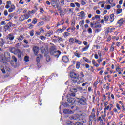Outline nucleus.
<instances>
[{
	"instance_id": "11",
	"label": "nucleus",
	"mask_w": 125,
	"mask_h": 125,
	"mask_svg": "<svg viewBox=\"0 0 125 125\" xmlns=\"http://www.w3.org/2000/svg\"><path fill=\"white\" fill-rule=\"evenodd\" d=\"M62 59L64 63H68V62H69V58L68 57H67V56H63Z\"/></svg>"
},
{
	"instance_id": "12",
	"label": "nucleus",
	"mask_w": 125,
	"mask_h": 125,
	"mask_svg": "<svg viewBox=\"0 0 125 125\" xmlns=\"http://www.w3.org/2000/svg\"><path fill=\"white\" fill-rule=\"evenodd\" d=\"M13 10H15V6L14 4H12L10 6V8L8 9V12H12Z\"/></svg>"
},
{
	"instance_id": "35",
	"label": "nucleus",
	"mask_w": 125,
	"mask_h": 125,
	"mask_svg": "<svg viewBox=\"0 0 125 125\" xmlns=\"http://www.w3.org/2000/svg\"><path fill=\"white\" fill-rule=\"evenodd\" d=\"M60 3L62 6L65 5V0H61Z\"/></svg>"
},
{
	"instance_id": "64",
	"label": "nucleus",
	"mask_w": 125,
	"mask_h": 125,
	"mask_svg": "<svg viewBox=\"0 0 125 125\" xmlns=\"http://www.w3.org/2000/svg\"><path fill=\"white\" fill-rule=\"evenodd\" d=\"M70 6L71 7H76V5H75V4H74L73 3H71L70 4Z\"/></svg>"
},
{
	"instance_id": "29",
	"label": "nucleus",
	"mask_w": 125,
	"mask_h": 125,
	"mask_svg": "<svg viewBox=\"0 0 125 125\" xmlns=\"http://www.w3.org/2000/svg\"><path fill=\"white\" fill-rule=\"evenodd\" d=\"M70 36V33L68 32H65L63 33V37H64V38H67V37Z\"/></svg>"
},
{
	"instance_id": "48",
	"label": "nucleus",
	"mask_w": 125,
	"mask_h": 125,
	"mask_svg": "<svg viewBox=\"0 0 125 125\" xmlns=\"http://www.w3.org/2000/svg\"><path fill=\"white\" fill-rule=\"evenodd\" d=\"M88 34H92V29H91V28H89L88 29Z\"/></svg>"
},
{
	"instance_id": "6",
	"label": "nucleus",
	"mask_w": 125,
	"mask_h": 125,
	"mask_svg": "<svg viewBox=\"0 0 125 125\" xmlns=\"http://www.w3.org/2000/svg\"><path fill=\"white\" fill-rule=\"evenodd\" d=\"M113 108V104H110L109 105H106L105 106L104 109V112L107 113V110L108 111H112V108Z\"/></svg>"
},
{
	"instance_id": "21",
	"label": "nucleus",
	"mask_w": 125,
	"mask_h": 125,
	"mask_svg": "<svg viewBox=\"0 0 125 125\" xmlns=\"http://www.w3.org/2000/svg\"><path fill=\"white\" fill-rule=\"evenodd\" d=\"M88 48H89V45H88L87 46H86L85 47L82 48L81 50L82 51H87V50H88Z\"/></svg>"
},
{
	"instance_id": "54",
	"label": "nucleus",
	"mask_w": 125,
	"mask_h": 125,
	"mask_svg": "<svg viewBox=\"0 0 125 125\" xmlns=\"http://www.w3.org/2000/svg\"><path fill=\"white\" fill-rule=\"evenodd\" d=\"M4 14L5 16H7V15H8V12H7V10H5L4 11Z\"/></svg>"
},
{
	"instance_id": "2",
	"label": "nucleus",
	"mask_w": 125,
	"mask_h": 125,
	"mask_svg": "<svg viewBox=\"0 0 125 125\" xmlns=\"http://www.w3.org/2000/svg\"><path fill=\"white\" fill-rule=\"evenodd\" d=\"M50 54L55 57L58 58L59 55L61 54V52L59 50H56V47L54 44H52L50 48Z\"/></svg>"
},
{
	"instance_id": "18",
	"label": "nucleus",
	"mask_w": 125,
	"mask_h": 125,
	"mask_svg": "<svg viewBox=\"0 0 125 125\" xmlns=\"http://www.w3.org/2000/svg\"><path fill=\"white\" fill-rule=\"evenodd\" d=\"M53 34V31H48L45 35V37H48L50 36H51Z\"/></svg>"
},
{
	"instance_id": "38",
	"label": "nucleus",
	"mask_w": 125,
	"mask_h": 125,
	"mask_svg": "<svg viewBox=\"0 0 125 125\" xmlns=\"http://www.w3.org/2000/svg\"><path fill=\"white\" fill-rule=\"evenodd\" d=\"M46 60L47 62H49L50 61V56H47L46 57Z\"/></svg>"
},
{
	"instance_id": "34",
	"label": "nucleus",
	"mask_w": 125,
	"mask_h": 125,
	"mask_svg": "<svg viewBox=\"0 0 125 125\" xmlns=\"http://www.w3.org/2000/svg\"><path fill=\"white\" fill-rule=\"evenodd\" d=\"M37 22H38V20H37V19L34 18L33 21H32V23L34 24H37Z\"/></svg>"
},
{
	"instance_id": "32",
	"label": "nucleus",
	"mask_w": 125,
	"mask_h": 125,
	"mask_svg": "<svg viewBox=\"0 0 125 125\" xmlns=\"http://www.w3.org/2000/svg\"><path fill=\"white\" fill-rule=\"evenodd\" d=\"M75 43H78V44H82V41H81L77 39H75Z\"/></svg>"
},
{
	"instance_id": "47",
	"label": "nucleus",
	"mask_w": 125,
	"mask_h": 125,
	"mask_svg": "<svg viewBox=\"0 0 125 125\" xmlns=\"http://www.w3.org/2000/svg\"><path fill=\"white\" fill-rule=\"evenodd\" d=\"M24 61L26 62H28V61H29V57L28 56H25L24 57Z\"/></svg>"
},
{
	"instance_id": "59",
	"label": "nucleus",
	"mask_w": 125,
	"mask_h": 125,
	"mask_svg": "<svg viewBox=\"0 0 125 125\" xmlns=\"http://www.w3.org/2000/svg\"><path fill=\"white\" fill-rule=\"evenodd\" d=\"M30 35L31 37H33V36H34V30H32L31 31H30Z\"/></svg>"
},
{
	"instance_id": "45",
	"label": "nucleus",
	"mask_w": 125,
	"mask_h": 125,
	"mask_svg": "<svg viewBox=\"0 0 125 125\" xmlns=\"http://www.w3.org/2000/svg\"><path fill=\"white\" fill-rule=\"evenodd\" d=\"M49 52L48 51V50H45V52L44 53V56H46V55H47V54H48Z\"/></svg>"
},
{
	"instance_id": "37",
	"label": "nucleus",
	"mask_w": 125,
	"mask_h": 125,
	"mask_svg": "<svg viewBox=\"0 0 125 125\" xmlns=\"http://www.w3.org/2000/svg\"><path fill=\"white\" fill-rule=\"evenodd\" d=\"M123 10L122 9H118L117 11V14H120V13H122Z\"/></svg>"
},
{
	"instance_id": "19",
	"label": "nucleus",
	"mask_w": 125,
	"mask_h": 125,
	"mask_svg": "<svg viewBox=\"0 0 125 125\" xmlns=\"http://www.w3.org/2000/svg\"><path fill=\"white\" fill-rule=\"evenodd\" d=\"M78 14H79L78 15V16H79V17H84V16H85V14H84V12L82 11L80 13H78Z\"/></svg>"
},
{
	"instance_id": "43",
	"label": "nucleus",
	"mask_w": 125,
	"mask_h": 125,
	"mask_svg": "<svg viewBox=\"0 0 125 125\" xmlns=\"http://www.w3.org/2000/svg\"><path fill=\"white\" fill-rule=\"evenodd\" d=\"M12 60H14L15 61V62H17V59H16V58L15 57V56H13L12 57Z\"/></svg>"
},
{
	"instance_id": "4",
	"label": "nucleus",
	"mask_w": 125,
	"mask_h": 125,
	"mask_svg": "<svg viewBox=\"0 0 125 125\" xmlns=\"http://www.w3.org/2000/svg\"><path fill=\"white\" fill-rule=\"evenodd\" d=\"M86 117H87V115H86L85 113H83L80 115L79 118L74 116L72 119L77 121H79V120H81L82 121H83V123H86Z\"/></svg>"
},
{
	"instance_id": "30",
	"label": "nucleus",
	"mask_w": 125,
	"mask_h": 125,
	"mask_svg": "<svg viewBox=\"0 0 125 125\" xmlns=\"http://www.w3.org/2000/svg\"><path fill=\"white\" fill-rule=\"evenodd\" d=\"M80 66H81V62H76V68L77 69H80Z\"/></svg>"
},
{
	"instance_id": "14",
	"label": "nucleus",
	"mask_w": 125,
	"mask_h": 125,
	"mask_svg": "<svg viewBox=\"0 0 125 125\" xmlns=\"http://www.w3.org/2000/svg\"><path fill=\"white\" fill-rule=\"evenodd\" d=\"M109 20L111 23L114 22V20H115V15H114V14H112L110 15Z\"/></svg>"
},
{
	"instance_id": "7",
	"label": "nucleus",
	"mask_w": 125,
	"mask_h": 125,
	"mask_svg": "<svg viewBox=\"0 0 125 125\" xmlns=\"http://www.w3.org/2000/svg\"><path fill=\"white\" fill-rule=\"evenodd\" d=\"M4 57L5 60L7 62L10 61V59H11L10 54L8 52H6L5 53Z\"/></svg>"
},
{
	"instance_id": "61",
	"label": "nucleus",
	"mask_w": 125,
	"mask_h": 125,
	"mask_svg": "<svg viewBox=\"0 0 125 125\" xmlns=\"http://www.w3.org/2000/svg\"><path fill=\"white\" fill-rule=\"evenodd\" d=\"M41 52L42 53H44L45 50H44V48H41Z\"/></svg>"
},
{
	"instance_id": "31",
	"label": "nucleus",
	"mask_w": 125,
	"mask_h": 125,
	"mask_svg": "<svg viewBox=\"0 0 125 125\" xmlns=\"http://www.w3.org/2000/svg\"><path fill=\"white\" fill-rule=\"evenodd\" d=\"M58 11L61 16H62V15H64V14H65V12H64V11H63L62 10H59Z\"/></svg>"
},
{
	"instance_id": "3",
	"label": "nucleus",
	"mask_w": 125,
	"mask_h": 125,
	"mask_svg": "<svg viewBox=\"0 0 125 125\" xmlns=\"http://www.w3.org/2000/svg\"><path fill=\"white\" fill-rule=\"evenodd\" d=\"M70 76L74 84H80V83H81V81L79 79V75L78 74L75 72H71Z\"/></svg>"
},
{
	"instance_id": "10",
	"label": "nucleus",
	"mask_w": 125,
	"mask_h": 125,
	"mask_svg": "<svg viewBox=\"0 0 125 125\" xmlns=\"http://www.w3.org/2000/svg\"><path fill=\"white\" fill-rule=\"evenodd\" d=\"M7 39H9L10 41H13L14 40V36H13V34L10 33L8 35Z\"/></svg>"
},
{
	"instance_id": "25",
	"label": "nucleus",
	"mask_w": 125,
	"mask_h": 125,
	"mask_svg": "<svg viewBox=\"0 0 125 125\" xmlns=\"http://www.w3.org/2000/svg\"><path fill=\"white\" fill-rule=\"evenodd\" d=\"M115 30V28L114 27H109L108 28V31L109 33H112V32H114V30Z\"/></svg>"
},
{
	"instance_id": "22",
	"label": "nucleus",
	"mask_w": 125,
	"mask_h": 125,
	"mask_svg": "<svg viewBox=\"0 0 125 125\" xmlns=\"http://www.w3.org/2000/svg\"><path fill=\"white\" fill-rule=\"evenodd\" d=\"M104 20L105 22H108V21H109V16L107 15L104 16Z\"/></svg>"
},
{
	"instance_id": "1",
	"label": "nucleus",
	"mask_w": 125,
	"mask_h": 125,
	"mask_svg": "<svg viewBox=\"0 0 125 125\" xmlns=\"http://www.w3.org/2000/svg\"><path fill=\"white\" fill-rule=\"evenodd\" d=\"M70 90L72 93L67 96V101L69 103H71V105H73V104L75 103L76 100L72 97H75L76 92H77L78 90L76 88H72Z\"/></svg>"
},
{
	"instance_id": "9",
	"label": "nucleus",
	"mask_w": 125,
	"mask_h": 125,
	"mask_svg": "<svg viewBox=\"0 0 125 125\" xmlns=\"http://www.w3.org/2000/svg\"><path fill=\"white\" fill-rule=\"evenodd\" d=\"M51 3L53 7H57V0H51Z\"/></svg>"
},
{
	"instance_id": "40",
	"label": "nucleus",
	"mask_w": 125,
	"mask_h": 125,
	"mask_svg": "<svg viewBox=\"0 0 125 125\" xmlns=\"http://www.w3.org/2000/svg\"><path fill=\"white\" fill-rule=\"evenodd\" d=\"M25 19H26L25 18H24V16H21L20 17V20L21 21H24V20H25Z\"/></svg>"
},
{
	"instance_id": "56",
	"label": "nucleus",
	"mask_w": 125,
	"mask_h": 125,
	"mask_svg": "<svg viewBox=\"0 0 125 125\" xmlns=\"http://www.w3.org/2000/svg\"><path fill=\"white\" fill-rule=\"evenodd\" d=\"M44 12V10H43V8H40V12H41V13H43Z\"/></svg>"
},
{
	"instance_id": "58",
	"label": "nucleus",
	"mask_w": 125,
	"mask_h": 125,
	"mask_svg": "<svg viewBox=\"0 0 125 125\" xmlns=\"http://www.w3.org/2000/svg\"><path fill=\"white\" fill-rule=\"evenodd\" d=\"M33 13H36V11L32 10L31 11L28 12V14H32Z\"/></svg>"
},
{
	"instance_id": "13",
	"label": "nucleus",
	"mask_w": 125,
	"mask_h": 125,
	"mask_svg": "<svg viewBox=\"0 0 125 125\" xmlns=\"http://www.w3.org/2000/svg\"><path fill=\"white\" fill-rule=\"evenodd\" d=\"M124 22L125 21H124L123 19H120L117 22L118 24L119 25V27H121L123 25V24H124Z\"/></svg>"
},
{
	"instance_id": "44",
	"label": "nucleus",
	"mask_w": 125,
	"mask_h": 125,
	"mask_svg": "<svg viewBox=\"0 0 125 125\" xmlns=\"http://www.w3.org/2000/svg\"><path fill=\"white\" fill-rule=\"evenodd\" d=\"M12 17H13V15L12 14H9L8 16V19H11V18H12Z\"/></svg>"
},
{
	"instance_id": "17",
	"label": "nucleus",
	"mask_w": 125,
	"mask_h": 125,
	"mask_svg": "<svg viewBox=\"0 0 125 125\" xmlns=\"http://www.w3.org/2000/svg\"><path fill=\"white\" fill-rule=\"evenodd\" d=\"M69 42L70 43H72V44L73 43H75L76 42V38H69Z\"/></svg>"
},
{
	"instance_id": "8",
	"label": "nucleus",
	"mask_w": 125,
	"mask_h": 125,
	"mask_svg": "<svg viewBox=\"0 0 125 125\" xmlns=\"http://www.w3.org/2000/svg\"><path fill=\"white\" fill-rule=\"evenodd\" d=\"M33 50L35 55H38L39 54V50H40V48L38 46H34L33 48Z\"/></svg>"
},
{
	"instance_id": "46",
	"label": "nucleus",
	"mask_w": 125,
	"mask_h": 125,
	"mask_svg": "<svg viewBox=\"0 0 125 125\" xmlns=\"http://www.w3.org/2000/svg\"><path fill=\"white\" fill-rule=\"evenodd\" d=\"M52 42H55V43L58 42H59L58 38L53 39Z\"/></svg>"
},
{
	"instance_id": "60",
	"label": "nucleus",
	"mask_w": 125,
	"mask_h": 125,
	"mask_svg": "<svg viewBox=\"0 0 125 125\" xmlns=\"http://www.w3.org/2000/svg\"><path fill=\"white\" fill-rule=\"evenodd\" d=\"M94 28H101V24H98L94 27Z\"/></svg>"
},
{
	"instance_id": "27",
	"label": "nucleus",
	"mask_w": 125,
	"mask_h": 125,
	"mask_svg": "<svg viewBox=\"0 0 125 125\" xmlns=\"http://www.w3.org/2000/svg\"><path fill=\"white\" fill-rule=\"evenodd\" d=\"M83 60H84V61H85L86 62V63H88L89 64H90V63H91V61H89V59H88L87 58L84 57L83 58Z\"/></svg>"
},
{
	"instance_id": "52",
	"label": "nucleus",
	"mask_w": 125,
	"mask_h": 125,
	"mask_svg": "<svg viewBox=\"0 0 125 125\" xmlns=\"http://www.w3.org/2000/svg\"><path fill=\"white\" fill-rule=\"evenodd\" d=\"M102 60H103V59L102 58H99V59L97 60L98 63L100 64V62H101Z\"/></svg>"
},
{
	"instance_id": "62",
	"label": "nucleus",
	"mask_w": 125,
	"mask_h": 125,
	"mask_svg": "<svg viewBox=\"0 0 125 125\" xmlns=\"http://www.w3.org/2000/svg\"><path fill=\"white\" fill-rule=\"evenodd\" d=\"M58 40L59 42H62L63 41V39H62L61 37H58Z\"/></svg>"
},
{
	"instance_id": "39",
	"label": "nucleus",
	"mask_w": 125,
	"mask_h": 125,
	"mask_svg": "<svg viewBox=\"0 0 125 125\" xmlns=\"http://www.w3.org/2000/svg\"><path fill=\"white\" fill-rule=\"evenodd\" d=\"M114 44H115L113 43V44L111 45V47L110 49V51L113 52V51H114V50H115V48H114Z\"/></svg>"
},
{
	"instance_id": "42",
	"label": "nucleus",
	"mask_w": 125,
	"mask_h": 125,
	"mask_svg": "<svg viewBox=\"0 0 125 125\" xmlns=\"http://www.w3.org/2000/svg\"><path fill=\"white\" fill-rule=\"evenodd\" d=\"M24 16L25 19H28V18L30 17V14H29V13H28V14H25Z\"/></svg>"
},
{
	"instance_id": "51",
	"label": "nucleus",
	"mask_w": 125,
	"mask_h": 125,
	"mask_svg": "<svg viewBox=\"0 0 125 125\" xmlns=\"http://www.w3.org/2000/svg\"><path fill=\"white\" fill-rule=\"evenodd\" d=\"M100 31H101V29H96V30H95V33H99Z\"/></svg>"
},
{
	"instance_id": "41",
	"label": "nucleus",
	"mask_w": 125,
	"mask_h": 125,
	"mask_svg": "<svg viewBox=\"0 0 125 125\" xmlns=\"http://www.w3.org/2000/svg\"><path fill=\"white\" fill-rule=\"evenodd\" d=\"M42 19L44 21H48V20H47V17L45 16L42 17Z\"/></svg>"
},
{
	"instance_id": "24",
	"label": "nucleus",
	"mask_w": 125,
	"mask_h": 125,
	"mask_svg": "<svg viewBox=\"0 0 125 125\" xmlns=\"http://www.w3.org/2000/svg\"><path fill=\"white\" fill-rule=\"evenodd\" d=\"M5 43V41H4L3 39L1 38V40H0L1 46H3V45H4Z\"/></svg>"
},
{
	"instance_id": "23",
	"label": "nucleus",
	"mask_w": 125,
	"mask_h": 125,
	"mask_svg": "<svg viewBox=\"0 0 125 125\" xmlns=\"http://www.w3.org/2000/svg\"><path fill=\"white\" fill-rule=\"evenodd\" d=\"M41 58H42V55H38L36 59L38 63H40V61H41Z\"/></svg>"
},
{
	"instance_id": "57",
	"label": "nucleus",
	"mask_w": 125,
	"mask_h": 125,
	"mask_svg": "<svg viewBox=\"0 0 125 125\" xmlns=\"http://www.w3.org/2000/svg\"><path fill=\"white\" fill-rule=\"evenodd\" d=\"M116 107H117V109H118L119 110H121V107H120V105H119V104H118V103L116 104Z\"/></svg>"
},
{
	"instance_id": "49",
	"label": "nucleus",
	"mask_w": 125,
	"mask_h": 125,
	"mask_svg": "<svg viewBox=\"0 0 125 125\" xmlns=\"http://www.w3.org/2000/svg\"><path fill=\"white\" fill-rule=\"evenodd\" d=\"M21 43H18L15 45L16 47H17V48H18V47H19V46H21Z\"/></svg>"
},
{
	"instance_id": "55",
	"label": "nucleus",
	"mask_w": 125,
	"mask_h": 125,
	"mask_svg": "<svg viewBox=\"0 0 125 125\" xmlns=\"http://www.w3.org/2000/svg\"><path fill=\"white\" fill-rule=\"evenodd\" d=\"M83 43L84 44V45H85L86 46H87V45H88V43H87V42L86 41H84L83 42Z\"/></svg>"
},
{
	"instance_id": "63",
	"label": "nucleus",
	"mask_w": 125,
	"mask_h": 125,
	"mask_svg": "<svg viewBox=\"0 0 125 125\" xmlns=\"http://www.w3.org/2000/svg\"><path fill=\"white\" fill-rule=\"evenodd\" d=\"M41 40H45L46 38L44 36H40Z\"/></svg>"
},
{
	"instance_id": "53",
	"label": "nucleus",
	"mask_w": 125,
	"mask_h": 125,
	"mask_svg": "<svg viewBox=\"0 0 125 125\" xmlns=\"http://www.w3.org/2000/svg\"><path fill=\"white\" fill-rule=\"evenodd\" d=\"M105 9H111V5H107L106 7V8H105Z\"/></svg>"
},
{
	"instance_id": "28",
	"label": "nucleus",
	"mask_w": 125,
	"mask_h": 125,
	"mask_svg": "<svg viewBox=\"0 0 125 125\" xmlns=\"http://www.w3.org/2000/svg\"><path fill=\"white\" fill-rule=\"evenodd\" d=\"M92 64H93L94 66H95V67H99V65L96 63V62H95L94 60H92Z\"/></svg>"
},
{
	"instance_id": "5",
	"label": "nucleus",
	"mask_w": 125,
	"mask_h": 125,
	"mask_svg": "<svg viewBox=\"0 0 125 125\" xmlns=\"http://www.w3.org/2000/svg\"><path fill=\"white\" fill-rule=\"evenodd\" d=\"M78 102L81 105H86V99L84 97H81L78 98Z\"/></svg>"
},
{
	"instance_id": "16",
	"label": "nucleus",
	"mask_w": 125,
	"mask_h": 125,
	"mask_svg": "<svg viewBox=\"0 0 125 125\" xmlns=\"http://www.w3.org/2000/svg\"><path fill=\"white\" fill-rule=\"evenodd\" d=\"M17 40L19 42H22V41L24 40V36H23V35H21L20 36L18 37Z\"/></svg>"
},
{
	"instance_id": "20",
	"label": "nucleus",
	"mask_w": 125,
	"mask_h": 125,
	"mask_svg": "<svg viewBox=\"0 0 125 125\" xmlns=\"http://www.w3.org/2000/svg\"><path fill=\"white\" fill-rule=\"evenodd\" d=\"M79 25H80L81 28H83V25H84V20H81L79 22Z\"/></svg>"
},
{
	"instance_id": "26",
	"label": "nucleus",
	"mask_w": 125,
	"mask_h": 125,
	"mask_svg": "<svg viewBox=\"0 0 125 125\" xmlns=\"http://www.w3.org/2000/svg\"><path fill=\"white\" fill-rule=\"evenodd\" d=\"M74 55L76 57H78V58H80V57H81V54H79L78 51H76V52H74Z\"/></svg>"
},
{
	"instance_id": "33",
	"label": "nucleus",
	"mask_w": 125,
	"mask_h": 125,
	"mask_svg": "<svg viewBox=\"0 0 125 125\" xmlns=\"http://www.w3.org/2000/svg\"><path fill=\"white\" fill-rule=\"evenodd\" d=\"M95 17L96 19L97 20H98L97 22H99V21H100V16H99V15H96L95 16Z\"/></svg>"
},
{
	"instance_id": "50",
	"label": "nucleus",
	"mask_w": 125,
	"mask_h": 125,
	"mask_svg": "<svg viewBox=\"0 0 125 125\" xmlns=\"http://www.w3.org/2000/svg\"><path fill=\"white\" fill-rule=\"evenodd\" d=\"M57 31L58 32H61V33H63V32H64V29L59 28L58 29Z\"/></svg>"
},
{
	"instance_id": "15",
	"label": "nucleus",
	"mask_w": 125,
	"mask_h": 125,
	"mask_svg": "<svg viewBox=\"0 0 125 125\" xmlns=\"http://www.w3.org/2000/svg\"><path fill=\"white\" fill-rule=\"evenodd\" d=\"M63 113L64 114H73L74 112L69 109H64Z\"/></svg>"
},
{
	"instance_id": "36",
	"label": "nucleus",
	"mask_w": 125,
	"mask_h": 125,
	"mask_svg": "<svg viewBox=\"0 0 125 125\" xmlns=\"http://www.w3.org/2000/svg\"><path fill=\"white\" fill-rule=\"evenodd\" d=\"M73 125H83V123H82L80 122H76L74 124H73Z\"/></svg>"
}]
</instances>
